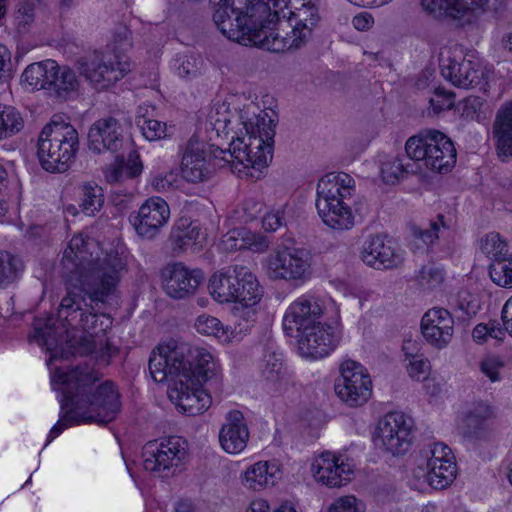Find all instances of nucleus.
Segmentation results:
<instances>
[{
  "instance_id": "f257e3e1",
  "label": "nucleus",
  "mask_w": 512,
  "mask_h": 512,
  "mask_svg": "<svg viewBox=\"0 0 512 512\" xmlns=\"http://www.w3.org/2000/svg\"><path fill=\"white\" fill-rule=\"evenodd\" d=\"M255 106L241 111L239 118L245 134L231 141L229 148L207 146L206 143L190 138L181 161V175L190 183L208 181L215 170L212 158H220L227 163L237 161L245 167L261 170L267 167L273 157L275 124L267 113H256Z\"/></svg>"
},
{
  "instance_id": "f03ea898",
  "label": "nucleus",
  "mask_w": 512,
  "mask_h": 512,
  "mask_svg": "<svg viewBox=\"0 0 512 512\" xmlns=\"http://www.w3.org/2000/svg\"><path fill=\"white\" fill-rule=\"evenodd\" d=\"M127 272V262L117 252L105 255L102 260L89 264L80 271L74 290L68 291L61 300L57 318L58 323L71 328H81L82 332L99 337L104 326L100 318L110 319L98 312L104 309L117 290V286Z\"/></svg>"
},
{
  "instance_id": "7ed1b4c3",
  "label": "nucleus",
  "mask_w": 512,
  "mask_h": 512,
  "mask_svg": "<svg viewBox=\"0 0 512 512\" xmlns=\"http://www.w3.org/2000/svg\"><path fill=\"white\" fill-rule=\"evenodd\" d=\"M290 0H247L244 14L235 18L236 28L226 31L236 42L245 46H258L271 52L298 49L311 38L320 17L318 8L310 1L292 11L289 22L292 31L286 37L276 32L279 13Z\"/></svg>"
},
{
  "instance_id": "20e7f679",
  "label": "nucleus",
  "mask_w": 512,
  "mask_h": 512,
  "mask_svg": "<svg viewBox=\"0 0 512 512\" xmlns=\"http://www.w3.org/2000/svg\"><path fill=\"white\" fill-rule=\"evenodd\" d=\"M98 380L88 365L76 366L66 372L57 367L52 376V386L61 393V410L64 414L51 428L46 445L74 424L96 423L106 425L120 411L119 393L114 384L106 381L94 392L91 386Z\"/></svg>"
},
{
  "instance_id": "39448f33",
  "label": "nucleus",
  "mask_w": 512,
  "mask_h": 512,
  "mask_svg": "<svg viewBox=\"0 0 512 512\" xmlns=\"http://www.w3.org/2000/svg\"><path fill=\"white\" fill-rule=\"evenodd\" d=\"M216 370L212 354L202 347H189L171 341L158 345L149 357V371L155 382L183 377L203 384Z\"/></svg>"
},
{
  "instance_id": "423d86ee",
  "label": "nucleus",
  "mask_w": 512,
  "mask_h": 512,
  "mask_svg": "<svg viewBox=\"0 0 512 512\" xmlns=\"http://www.w3.org/2000/svg\"><path fill=\"white\" fill-rule=\"evenodd\" d=\"M316 208L323 223L333 230H350L355 225L351 200L355 181L347 173H328L317 184Z\"/></svg>"
},
{
  "instance_id": "0eeeda50",
  "label": "nucleus",
  "mask_w": 512,
  "mask_h": 512,
  "mask_svg": "<svg viewBox=\"0 0 512 512\" xmlns=\"http://www.w3.org/2000/svg\"><path fill=\"white\" fill-rule=\"evenodd\" d=\"M79 147V135L75 127L54 116L39 133L36 154L45 171L64 173L76 161Z\"/></svg>"
},
{
  "instance_id": "6e6552de",
  "label": "nucleus",
  "mask_w": 512,
  "mask_h": 512,
  "mask_svg": "<svg viewBox=\"0 0 512 512\" xmlns=\"http://www.w3.org/2000/svg\"><path fill=\"white\" fill-rule=\"evenodd\" d=\"M70 328L65 324L58 323L53 316L34 320V337L38 344L44 346L50 353L47 365L50 368L51 377L58 367H53L54 362L66 360L70 355H90L96 350L97 337L82 332L79 336L73 335L69 338ZM60 367L63 371L68 372L64 366Z\"/></svg>"
},
{
  "instance_id": "1a4fd4ad",
  "label": "nucleus",
  "mask_w": 512,
  "mask_h": 512,
  "mask_svg": "<svg viewBox=\"0 0 512 512\" xmlns=\"http://www.w3.org/2000/svg\"><path fill=\"white\" fill-rule=\"evenodd\" d=\"M111 51L106 53L93 52L78 60L80 74L96 89H106L122 79L131 70L126 56L117 51L129 47L130 31L121 26L114 33Z\"/></svg>"
},
{
  "instance_id": "9d476101",
  "label": "nucleus",
  "mask_w": 512,
  "mask_h": 512,
  "mask_svg": "<svg viewBox=\"0 0 512 512\" xmlns=\"http://www.w3.org/2000/svg\"><path fill=\"white\" fill-rule=\"evenodd\" d=\"M407 157L419 168L425 167L440 174L448 173L456 163L457 152L453 142L444 133L424 129L409 137L405 143Z\"/></svg>"
},
{
  "instance_id": "9b49d317",
  "label": "nucleus",
  "mask_w": 512,
  "mask_h": 512,
  "mask_svg": "<svg viewBox=\"0 0 512 512\" xmlns=\"http://www.w3.org/2000/svg\"><path fill=\"white\" fill-rule=\"evenodd\" d=\"M312 254L294 245H282L266 259V271L273 280H285L296 285L303 284L312 274Z\"/></svg>"
},
{
  "instance_id": "f8f14e48",
  "label": "nucleus",
  "mask_w": 512,
  "mask_h": 512,
  "mask_svg": "<svg viewBox=\"0 0 512 512\" xmlns=\"http://www.w3.org/2000/svg\"><path fill=\"white\" fill-rule=\"evenodd\" d=\"M186 447V441L179 436L149 441L142 451L143 468L160 477H167L182 463Z\"/></svg>"
},
{
  "instance_id": "ddd939ff",
  "label": "nucleus",
  "mask_w": 512,
  "mask_h": 512,
  "mask_svg": "<svg viewBox=\"0 0 512 512\" xmlns=\"http://www.w3.org/2000/svg\"><path fill=\"white\" fill-rule=\"evenodd\" d=\"M334 389L343 402L351 407H358L370 398L372 381L360 363L346 360L340 365V376L335 381Z\"/></svg>"
},
{
  "instance_id": "4468645a",
  "label": "nucleus",
  "mask_w": 512,
  "mask_h": 512,
  "mask_svg": "<svg viewBox=\"0 0 512 512\" xmlns=\"http://www.w3.org/2000/svg\"><path fill=\"white\" fill-rule=\"evenodd\" d=\"M413 425L403 412L387 413L378 421L375 444L393 455L404 454L411 444Z\"/></svg>"
},
{
  "instance_id": "2eb2a0df",
  "label": "nucleus",
  "mask_w": 512,
  "mask_h": 512,
  "mask_svg": "<svg viewBox=\"0 0 512 512\" xmlns=\"http://www.w3.org/2000/svg\"><path fill=\"white\" fill-rule=\"evenodd\" d=\"M325 311L322 298L305 294L294 300L287 308L283 317V329L292 336L294 332L301 333L320 324Z\"/></svg>"
},
{
  "instance_id": "dca6fc26",
  "label": "nucleus",
  "mask_w": 512,
  "mask_h": 512,
  "mask_svg": "<svg viewBox=\"0 0 512 512\" xmlns=\"http://www.w3.org/2000/svg\"><path fill=\"white\" fill-rule=\"evenodd\" d=\"M168 396L177 408L195 416L202 414L211 405V396L199 384L190 378L169 377Z\"/></svg>"
},
{
  "instance_id": "f3484780",
  "label": "nucleus",
  "mask_w": 512,
  "mask_h": 512,
  "mask_svg": "<svg viewBox=\"0 0 512 512\" xmlns=\"http://www.w3.org/2000/svg\"><path fill=\"white\" fill-rule=\"evenodd\" d=\"M162 285L165 293L173 299H186L195 295L203 281V272L189 269L181 262L166 265L161 270Z\"/></svg>"
},
{
  "instance_id": "a211bd4d",
  "label": "nucleus",
  "mask_w": 512,
  "mask_h": 512,
  "mask_svg": "<svg viewBox=\"0 0 512 512\" xmlns=\"http://www.w3.org/2000/svg\"><path fill=\"white\" fill-rule=\"evenodd\" d=\"M170 208L160 197H150L139 208L136 214L130 215V222L138 236L153 239L167 224Z\"/></svg>"
},
{
  "instance_id": "6ab92c4d",
  "label": "nucleus",
  "mask_w": 512,
  "mask_h": 512,
  "mask_svg": "<svg viewBox=\"0 0 512 512\" xmlns=\"http://www.w3.org/2000/svg\"><path fill=\"white\" fill-rule=\"evenodd\" d=\"M340 335L330 324L320 322L298 333V348L302 356L321 359L329 355L339 344Z\"/></svg>"
},
{
  "instance_id": "aec40b11",
  "label": "nucleus",
  "mask_w": 512,
  "mask_h": 512,
  "mask_svg": "<svg viewBox=\"0 0 512 512\" xmlns=\"http://www.w3.org/2000/svg\"><path fill=\"white\" fill-rule=\"evenodd\" d=\"M123 143V127L114 117L95 121L88 131V148L93 153H116L123 147Z\"/></svg>"
},
{
  "instance_id": "412c9836",
  "label": "nucleus",
  "mask_w": 512,
  "mask_h": 512,
  "mask_svg": "<svg viewBox=\"0 0 512 512\" xmlns=\"http://www.w3.org/2000/svg\"><path fill=\"white\" fill-rule=\"evenodd\" d=\"M441 74L453 85L469 89L482 85L484 71L478 62L456 56L441 59Z\"/></svg>"
},
{
  "instance_id": "4be33fe9",
  "label": "nucleus",
  "mask_w": 512,
  "mask_h": 512,
  "mask_svg": "<svg viewBox=\"0 0 512 512\" xmlns=\"http://www.w3.org/2000/svg\"><path fill=\"white\" fill-rule=\"evenodd\" d=\"M421 332L431 346L443 349L452 340L454 319L448 310L432 308L422 317Z\"/></svg>"
},
{
  "instance_id": "5701e85b",
  "label": "nucleus",
  "mask_w": 512,
  "mask_h": 512,
  "mask_svg": "<svg viewBox=\"0 0 512 512\" xmlns=\"http://www.w3.org/2000/svg\"><path fill=\"white\" fill-rule=\"evenodd\" d=\"M361 255L363 262L375 269H392L403 261L393 240L382 235L370 236L363 245Z\"/></svg>"
},
{
  "instance_id": "b1692460",
  "label": "nucleus",
  "mask_w": 512,
  "mask_h": 512,
  "mask_svg": "<svg viewBox=\"0 0 512 512\" xmlns=\"http://www.w3.org/2000/svg\"><path fill=\"white\" fill-rule=\"evenodd\" d=\"M312 473L318 482L328 487H340L351 481L353 469L331 452H323L312 463Z\"/></svg>"
},
{
  "instance_id": "393cba45",
  "label": "nucleus",
  "mask_w": 512,
  "mask_h": 512,
  "mask_svg": "<svg viewBox=\"0 0 512 512\" xmlns=\"http://www.w3.org/2000/svg\"><path fill=\"white\" fill-rule=\"evenodd\" d=\"M503 0H422L423 8L431 14H442L460 19L468 13H483L497 9Z\"/></svg>"
},
{
  "instance_id": "a878e982",
  "label": "nucleus",
  "mask_w": 512,
  "mask_h": 512,
  "mask_svg": "<svg viewBox=\"0 0 512 512\" xmlns=\"http://www.w3.org/2000/svg\"><path fill=\"white\" fill-rule=\"evenodd\" d=\"M249 430L242 412L230 411L219 432V442L229 454H238L247 446Z\"/></svg>"
},
{
  "instance_id": "bb28decb",
  "label": "nucleus",
  "mask_w": 512,
  "mask_h": 512,
  "mask_svg": "<svg viewBox=\"0 0 512 512\" xmlns=\"http://www.w3.org/2000/svg\"><path fill=\"white\" fill-rule=\"evenodd\" d=\"M238 284L235 285L236 292L234 301L242 305L243 314L247 319L255 315L253 308L262 298L263 290L252 271L243 265H236Z\"/></svg>"
},
{
  "instance_id": "cd10ccee",
  "label": "nucleus",
  "mask_w": 512,
  "mask_h": 512,
  "mask_svg": "<svg viewBox=\"0 0 512 512\" xmlns=\"http://www.w3.org/2000/svg\"><path fill=\"white\" fill-rule=\"evenodd\" d=\"M493 138L498 156L503 160L512 157V101L499 108L493 124Z\"/></svg>"
},
{
  "instance_id": "c85d7f7f",
  "label": "nucleus",
  "mask_w": 512,
  "mask_h": 512,
  "mask_svg": "<svg viewBox=\"0 0 512 512\" xmlns=\"http://www.w3.org/2000/svg\"><path fill=\"white\" fill-rule=\"evenodd\" d=\"M204 239L199 223L189 218H180L172 227L169 240L174 252L180 253L197 245Z\"/></svg>"
},
{
  "instance_id": "c756f323",
  "label": "nucleus",
  "mask_w": 512,
  "mask_h": 512,
  "mask_svg": "<svg viewBox=\"0 0 512 512\" xmlns=\"http://www.w3.org/2000/svg\"><path fill=\"white\" fill-rule=\"evenodd\" d=\"M494 417L492 406L483 401L476 402L466 413L463 434L469 439H479L483 436L488 422Z\"/></svg>"
},
{
  "instance_id": "7c9ffc66",
  "label": "nucleus",
  "mask_w": 512,
  "mask_h": 512,
  "mask_svg": "<svg viewBox=\"0 0 512 512\" xmlns=\"http://www.w3.org/2000/svg\"><path fill=\"white\" fill-rule=\"evenodd\" d=\"M236 279V265L214 273L208 285L211 296L220 303L234 301L235 285L238 284Z\"/></svg>"
},
{
  "instance_id": "2f4dec72",
  "label": "nucleus",
  "mask_w": 512,
  "mask_h": 512,
  "mask_svg": "<svg viewBox=\"0 0 512 512\" xmlns=\"http://www.w3.org/2000/svg\"><path fill=\"white\" fill-rule=\"evenodd\" d=\"M278 473L279 469L275 464L258 462L245 471L244 484L253 490L273 486L278 479Z\"/></svg>"
},
{
  "instance_id": "473e14b6",
  "label": "nucleus",
  "mask_w": 512,
  "mask_h": 512,
  "mask_svg": "<svg viewBox=\"0 0 512 512\" xmlns=\"http://www.w3.org/2000/svg\"><path fill=\"white\" fill-rule=\"evenodd\" d=\"M83 245L84 239L81 236L73 237L69 242L68 248L64 251V255L62 258L63 267L66 270V273L70 274V281H75V284H77V278L79 276L80 271L85 269L89 264L103 259L97 258L84 264L83 256L81 255V247Z\"/></svg>"
},
{
  "instance_id": "72a5a7b5",
  "label": "nucleus",
  "mask_w": 512,
  "mask_h": 512,
  "mask_svg": "<svg viewBox=\"0 0 512 512\" xmlns=\"http://www.w3.org/2000/svg\"><path fill=\"white\" fill-rule=\"evenodd\" d=\"M423 477H425L426 481L434 489H444L448 487L456 477V463L453 459H446L439 463L434 461V465L426 467Z\"/></svg>"
},
{
  "instance_id": "f704fd0d",
  "label": "nucleus",
  "mask_w": 512,
  "mask_h": 512,
  "mask_svg": "<svg viewBox=\"0 0 512 512\" xmlns=\"http://www.w3.org/2000/svg\"><path fill=\"white\" fill-rule=\"evenodd\" d=\"M49 77L47 89L53 90L59 97H66L79 86L75 72L67 66H59L56 63V68Z\"/></svg>"
},
{
  "instance_id": "c9c22d12",
  "label": "nucleus",
  "mask_w": 512,
  "mask_h": 512,
  "mask_svg": "<svg viewBox=\"0 0 512 512\" xmlns=\"http://www.w3.org/2000/svg\"><path fill=\"white\" fill-rule=\"evenodd\" d=\"M55 68L56 61L50 59L33 63L26 67L22 73L21 79L32 88L47 89L50 78L49 75Z\"/></svg>"
},
{
  "instance_id": "e433bc0d",
  "label": "nucleus",
  "mask_w": 512,
  "mask_h": 512,
  "mask_svg": "<svg viewBox=\"0 0 512 512\" xmlns=\"http://www.w3.org/2000/svg\"><path fill=\"white\" fill-rule=\"evenodd\" d=\"M194 327L198 333L206 336H212L222 343L230 341V330L214 316L208 314L199 315L195 320Z\"/></svg>"
},
{
  "instance_id": "4c0bfd02",
  "label": "nucleus",
  "mask_w": 512,
  "mask_h": 512,
  "mask_svg": "<svg viewBox=\"0 0 512 512\" xmlns=\"http://www.w3.org/2000/svg\"><path fill=\"white\" fill-rule=\"evenodd\" d=\"M261 374L264 380L272 385L281 382L285 376L282 354L267 348L263 357Z\"/></svg>"
},
{
  "instance_id": "58836bf2",
  "label": "nucleus",
  "mask_w": 512,
  "mask_h": 512,
  "mask_svg": "<svg viewBox=\"0 0 512 512\" xmlns=\"http://www.w3.org/2000/svg\"><path fill=\"white\" fill-rule=\"evenodd\" d=\"M204 62L201 56L194 53L177 54L173 59L176 73L185 79L196 78L202 74Z\"/></svg>"
},
{
  "instance_id": "ea45409f",
  "label": "nucleus",
  "mask_w": 512,
  "mask_h": 512,
  "mask_svg": "<svg viewBox=\"0 0 512 512\" xmlns=\"http://www.w3.org/2000/svg\"><path fill=\"white\" fill-rule=\"evenodd\" d=\"M480 250L492 260L491 263L502 261L512 256L508 253L507 243L496 232H491L481 238Z\"/></svg>"
},
{
  "instance_id": "a19ab883",
  "label": "nucleus",
  "mask_w": 512,
  "mask_h": 512,
  "mask_svg": "<svg viewBox=\"0 0 512 512\" xmlns=\"http://www.w3.org/2000/svg\"><path fill=\"white\" fill-rule=\"evenodd\" d=\"M104 203V194L100 186L95 183H86L81 187L80 208L85 215L93 216Z\"/></svg>"
},
{
  "instance_id": "79ce46f5",
  "label": "nucleus",
  "mask_w": 512,
  "mask_h": 512,
  "mask_svg": "<svg viewBox=\"0 0 512 512\" xmlns=\"http://www.w3.org/2000/svg\"><path fill=\"white\" fill-rule=\"evenodd\" d=\"M380 171L385 183L395 184L409 172H413V167L409 163L403 164L398 157L387 156L381 161Z\"/></svg>"
},
{
  "instance_id": "37998d69",
  "label": "nucleus",
  "mask_w": 512,
  "mask_h": 512,
  "mask_svg": "<svg viewBox=\"0 0 512 512\" xmlns=\"http://www.w3.org/2000/svg\"><path fill=\"white\" fill-rule=\"evenodd\" d=\"M23 126V118L14 107L0 105V139L18 133Z\"/></svg>"
},
{
  "instance_id": "c03bdc74",
  "label": "nucleus",
  "mask_w": 512,
  "mask_h": 512,
  "mask_svg": "<svg viewBox=\"0 0 512 512\" xmlns=\"http://www.w3.org/2000/svg\"><path fill=\"white\" fill-rule=\"evenodd\" d=\"M449 230L450 223L445 220L444 215L438 214L434 220L430 221L428 228H414L413 235L426 245H432Z\"/></svg>"
},
{
  "instance_id": "a18cd8bd",
  "label": "nucleus",
  "mask_w": 512,
  "mask_h": 512,
  "mask_svg": "<svg viewBox=\"0 0 512 512\" xmlns=\"http://www.w3.org/2000/svg\"><path fill=\"white\" fill-rule=\"evenodd\" d=\"M22 270L21 262L6 251L0 252V288H5L13 283Z\"/></svg>"
},
{
  "instance_id": "49530a36",
  "label": "nucleus",
  "mask_w": 512,
  "mask_h": 512,
  "mask_svg": "<svg viewBox=\"0 0 512 512\" xmlns=\"http://www.w3.org/2000/svg\"><path fill=\"white\" fill-rule=\"evenodd\" d=\"M142 111L143 107H139L136 123L137 126L141 129L143 136L149 141L165 138L167 136L166 123L148 118L146 117L147 110L145 113Z\"/></svg>"
},
{
  "instance_id": "de8ad7c7",
  "label": "nucleus",
  "mask_w": 512,
  "mask_h": 512,
  "mask_svg": "<svg viewBox=\"0 0 512 512\" xmlns=\"http://www.w3.org/2000/svg\"><path fill=\"white\" fill-rule=\"evenodd\" d=\"M489 276L498 286L512 288V256L489 265Z\"/></svg>"
},
{
  "instance_id": "09e8293b",
  "label": "nucleus",
  "mask_w": 512,
  "mask_h": 512,
  "mask_svg": "<svg viewBox=\"0 0 512 512\" xmlns=\"http://www.w3.org/2000/svg\"><path fill=\"white\" fill-rule=\"evenodd\" d=\"M418 285L424 290H434L444 281V272L434 264L424 265L416 275Z\"/></svg>"
},
{
  "instance_id": "8fccbe9b",
  "label": "nucleus",
  "mask_w": 512,
  "mask_h": 512,
  "mask_svg": "<svg viewBox=\"0 0 512 512\" xmlns=\"http://www.w3.org/2000/svg\"><path fill=\"white\" fill-rule=\"evenodd\" d=\"M409 344L403 346V352L405 354L406 360H409V364L407 366L408 374L411 378L419 380L421 377H425L429 371L430 363L429 361L423 357V355H419L418 353H410Z\"/></svg>"
},
{
  "instance_id": "3c124183",
  "label": "nucleus",
  "mask_w": 512,
  "mask_h": 512,
  "mask_svg": "<svg viewBox=\"0 0 512 512\" xmlns=\"http://www.w3.org/2000/svg\"><path fill=\"white\" fill-rule=\"evenodd\" d=\"M287 225L286 206H281L268 212L262 220V226L265 231L274 232Z\"/></svg>"
},
{
  "instance_id": "603ef678",
  "label": "nucleus",
  "mask_w": 512,
  "mask_h": 512,
  "mask_svg": "<svg viewBox=\"0 0 512 512\" xmlns=\"http://www.w3.org/2000/svg\"><path fill=\"white\" fill-rule=\"evenodd\" d=\"M504 367L503 361L496 356H489L480 361V371L492 382L501 380L500 370Z\"/></svg>"
},
{
  "instance_id": "864d4df0",
  "label": "nucleus",
  "mask_w": 512,
  "mask_h": 512,
  "mask_svg": "<svg viewBox=\"0 0 512 512\" xmlns=\"http://www.w3.org/2000/svg\"><path fill=\"white\" fill-rule=\"evenodd\" d=\"M327 512H364V510L354 496H343L335 500Z\"/></svg>"
},
{
  "instance_id": "5fc2aeb1",
  "label": "nucleus",
  "mask_w": 512,
  "mask_h": 512,
  "mask_svg": "<svg viewBox=\"0 0 512 512\" xmlns=\"http://www.w3.org/2000/svg\"><path fill=\"white\" fill-rule=\"evenodd\" d=\"M427 458L426 467L434 465V461L439 463L446 459H453L452 450L444 443H434L426 452Z\"/></svg>"
},
{
  "instance_id": "6e6d98bb",
  "label": "nucleus",
  "mask_w": 512,
  "mask_h": 512,
  "mask_svg": "<svg viewBox=\"0 0 512 512\" xmlns=\"http://www.w3.org/2000/svg\"><path fill=\"white\" fill-rule=\"evenodd\" d=\"M434 97L430 99V104L435 112L450 109L454 102V94L447 92L444 88H436Z\"/></svg>"
},
{
  "instance_id": "4d7b16f0",
  "label": "nucleus",
  "mask_w": 512,
  "mask_h": 512,
  "mask_svg": "<svg viewBox=\"0 0 512 512\" xmlns=\"http://www.w3.org/2000/svg\"><path fill=\"white\" fill-rule=\"evenodd\" d=\"M105 177L110 183H117L127 178L124 168V158L122 156H117L115 163L106 169Z\"/></svg>"
},
{
  "instance_id": "13d9d810",
  "label": "nucleus",
  "mask_w": 512,
  "mask_h": 512,
  "mask_svg": "<svg viewBox=\"0 0 512 512\" xmlns=\"http://www.w3.org/2000/svg\"><path fill=\"white\" fill-rule=\"evenodd\" d=\"M483 106V100L477 96H470L465 99L463 105L462 115L468 119H475L478 117V112Z\"/></svg>"
},
{
  "instance_id": "bf43d9fd",
  "label": "nucleus",
  "mask_w": 512,
  "mask_h": 512,
  "mask_svg": "<svg viewBox=\"0 0 512 512\" xmlns=\"http://www.w3.org/2000/svg\"><path fill=\"white\" fill-rule=\"evenodd\" d=\"M17 19L20 25H28L34 19V5L29 1H23L19 4L17 10Z\"/></svg>"
},
{
  "instance_id": "052dcab7",
  "label": "nucleus",
  "mask_w": 512,
  "mask_h": 512,
  "mask_svg": "<svg viewBox=\"0 0 512 512\" xmlns=\"http://www.w3.org/2000/svg\"><path fill=\"white\" fill-rule=\"evenodd\" d=\"M7 184L8 173L6 169L0 166V217L4 216L8 210L7 205Z\"/></svg>"
},
{
  "instance_id": "680f3d73",
  "label": "nucleus",
  "mask_w": 512,
  "mask_h": 512,
  "mask_svg": "<svg viewBox=\"0 0 512 512\" xmlns=\"http://www.w3.org/2000/svg\"><path fill=\"white\" fill-rule=\"evenodd\" d=\"M10 52L6 46L0 44V83L7 81L10 76Z\"/></svg>"
},
{
  "instance_id": "e2e57ef3",
  "label": "nucleus",
  "mask_w": 512,
  "mask_h": 512,
  "mask_svg": "<svg viewBox=\"0 0 512 512\" xmlns=\"http://www.w3.org/2000/svg\"><path fill=\"white\" fill-rule=\"evenodd\" d=\"M124 168L127 178H134L140 175L142 172V163L138 157V155L130 154L128 162H124Z\"/></svg>"
},
{
  "instance_id": "0e129e2a",
  "label": "nucleus",
  "mask_w": 512,
  "mask_h": 512,
  "mask_svg": "<svg viewBox=\"0 0 512 512\" xmlns=\"http://www.w3.org/2000/svg\"><path fill=\"white\" fill-rule=\"evenodd\" d=\"M373 23L374 19L372 15L367 12L357 14L352 19L353 26L359 31L368 30L370 27H372Z\"/></svg>"
},
{
  "instance_id": "69168bd1",
  "label": "nucleus",
  "mask_w": 512,
  "mask_h": 512,
  "mask_svg": "<svg viewBox=\"0 0 512 512\" xmlns=\"http://www.w3.org/2000/svg\"><path fill=\"white\" fill-rule=\"evenodd\" d=\"M501 318L507 331L512 336V297L504 304L501 311Z\"/></svg>"
},
{
  "instance_id": "338daca9",
  "label": "nucleus",
  "mask_w": 512,
  "mask_h": 512,
  "mask_svg": "<svg viewBox=\"0 0 512 512\" xmlns=\"http://www.w3.org/2000/svg\"><path fill=\"white\" fill-rule=\"evenodd\" d=\"M472 336L477 342L485 340V338L489 336V326L483 323L476 325L473 329Z\"/></svg>"
},
{
  "instance_id": "774afa93",
  "label": "nucleus",
  "mask_w": 512,
  "mask_h": 512,
  "mask_svg": "<svg viewBox=\"0 0 512 512\" xmlns=\"http://www.w3.org/2000/svg\"><path fill=\"white\" fill-rule=\"evenodd\" d=\"M246 512H269V505L265 500H254L251 502Z\"/></svg>"
}]
</instances>
